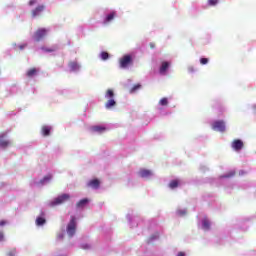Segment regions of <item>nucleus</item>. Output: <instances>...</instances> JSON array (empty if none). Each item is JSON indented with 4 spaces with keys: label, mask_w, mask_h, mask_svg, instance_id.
I'll return each mask as SVG.
<instances>
[{
    "label": "nucleus",
    "mask_w": 256,
    "mask_h": 256,
    "mask_svg": "<svg viewBox=\"0 0 256 256\" xmlns=\"http://www.w3.org/2000/svg\"><path fill=\"white\" fill-rule=\"evenodd\" d=\"M106 99H109L106 103H105V107L106 109H112V107H115V105H117V102L115 101L114 97H115V92H113V90L108 89L106 91L105 94Z\"/></svg>",
    "instance_id": "f257e3e1"
},
{
    "label": "nucleus",
    "mask_w": 256,
    "mask_h": 256,
    "mask_svg": "<svg viewBox=\"0 0 256 256\" xmlns=\"http://www.w3.org/2000/svg\"><path fill=\"white\" fill-rule=\"evenodd\" d=\"M71 199V196L69 194H62L55 198L53 201L49 203L50 207H56V205H61L65 203V201H69Z\"/></svg>",
    "instance_id": "f03ea898"
},
{
    "label": "nucleus",
    "mask_w": 256,
    "mask_h": 256,
    "mask_svg": "<svg viewBox=\"0 0 256 256\" xmlns=\"http://www.w3.org/2000/svg\"><path fill=\"white\" fill-rule=\"evenodd\" d=\"M75 231H77V221L75 216H71V220L67 225V234L69 237H73V235H75Z\"/></svg>",
    "instance_id": "7ed1b4c3"
},
{
    "label": "nucleus",
    "mask_w": 256,
    "mask_h": 256,
    "mask_svg": "<svg viewBox=\"0 0 256 256\" xmlns=\"http://www.w3.org/2000/svg\"><path fill=\"white\" fill-rule=\"evenodd\" d=\"M47 33H49V30L45 28H40L34 33L33 39L37 42L42 41V39H45V37H47Z\"/></svg>",
    "instance_id": "20e7f679"
},
{
    "label": "nucleus",
    "mask_w": 256,
    "mask_h": 256,
    "mask_svg": "<svg viewBox=\"0 0 256 256\" xmlns=\"http://www.w3.org/2000/svg\"><path fill=\"white\" fill-rule=\"evenodd\" d=\"M119 63H120L121 69H127V67H129V65L133 63V58L131 57V55H124L120 59Z\"/></svg>",
    "instance_id": "39448f33"
},
{
    "label": "nucleus",
    "mask_w": 256,
    "mask_h": 256,
    "mask_svg": "<svg viewBox=\"0 0 256 256\" xmlns=\"http://www.w3.org/2000/svg\"><path fill=\"white\" fill-rule=\"evenodd\" d=\"M212 129L214 131H219L220 133H224L225 131V122L222 120L215 121L212 123Z\"/></svg>",
    "instance_id": "423d86ee"
},
{
    "label": "nucleus",
    "mask_w": 256,
    "mask_h": 256,
    "mask_svg": "<svg viewBox=\"0 0 256 256\" xmlns=\"http://www.w3.org/2000/svg\"><path fill=\"white\" fill-rule=\"evenodd\" d=\"M6 137H7L6 133L0 134V147H2V149H7V147H10L11 145V141H9L8 139H5Z\"/></svg>",
    "instance_id": "0eeeda50"
},
{
    "label": "nucleus",
    "mask_w": 256,
    "mask_h": 256,
    "mask_svg": "<svg viewBox=\"0 0 256 256\" xmlns=\"http://www.w3.org/2000/svg\"><path fill=\"white\" fill-rule=\"evenodd\" d=\"M231 147L234 149V151H241V149L244 147V144L240 139H235L232 142Z\"/></svg>",
    "instance_id": "6e6552de"
},
{
    "label": "nucleus",
    "mask_w": 256,
    "mask_h": 256,
    "mask_svg": "<svg viewBox=\"0 0 256 256\" xmlns=\"http://www.w3.org/2000/svg\"><path fill=\"white\" fill-rule=\"evenodd\" d=\"M43 11H45V5H39L32 10L31 15L33 18L39 17Z\"/></svg>",
    "instance_id": "1a4fd4ad"
},
{
    "label": "nucleus",
    "mask_w": 256,
    "mask_h": 256,
    "mask_svg": "<svg viewBox=\"0 0 256 256\" xmlns=\"http://www.w3.org/2000/svg\"><path fill=\"white\" fill-rule=\"evenodd\" d=\"M100 185L101 181L99 179H93L87 183V187H91V189H99Z\"/></svg>",
    "instance_id": "9d476101"
},
{
    "label": "nucleus",
    "mask_w": 256,
    "mask_h": 256,
    "mask_svg": "<svg viewBox=\"0 0 256 256\" xmlns=\"http://www.w3.org/2000/svg\"><path fill=\"white\" fill-rule=\"evenodd\" d=\"M169 62H162L160 69H159V73L161 75H165V73H167V69H169Z\"/></svg>",
    "instance_id": "9b49d317"
},
{
    "label": "nucleus",
    "mask_w": 256,
    "mask_h": 256,
    "mask_svg": "<svg viewBox=\"0 0 256 256\" xmlns=\"http://www.w3.org/2000/svg\"><path fill=\"white\" fill-rule=\"evenodd\" d=\"M37 73H39V70L37 68H30L27 72H26V77H28L29 79L35 77L37 75Z\"/></svg>",
    "instance_id": "f8f14e48"
},
{
    "label": "nucleus",
    "mask_w": 256,
    "mask_h": 256,
    "mask_svg": "<svg viewBox=\"0 0 256 256\" xmlns=\"http://www.w3.org/2000/svg\"><path fill=\"white\" fill-rule=\"evenodd\" d=\"M139 175L145 179L147 177H151V175H153V172H151V170H148V169H141L139 171Z\"/></svg>",
    "instance_id": "ddd939ff"
},
{
    "label": "nucleus",
    "mask_w": 256,
    "mask_h": 256,
    "mask_svg": "<svg viewBox=\"0 0 256 256\" xmlns=\"http://www.w3.org/2000/svg\"><path fill=\"white\" fill-rule=\"evenodd\" d=\"M87 203H89V199L83 198L77 202L76 207H78V209H81V208L85 207V205H87Z\"/></svg>",
    "instance_id": "4468645a"
},
{
    "label": "nucleus",
    "mask_w": 256,
    "mask_h": 256,
    "mask_svg": "<svg viewBox=\"0 0 256 256\" xmlns=\"http://www.w3.org/2000/svg\"><path fill=\"white\" fill-rule=\"evenodd\" d=\"M202 227L205 231H209V229H211V222H209L207 218H204L202 221Z\"/></svg>",
    "instance_id": "2eb2a0df"
},
{
    "label": "nucleus",
    "mask_w": 256,
    "mask_h": 256,
    "mask_svg": "<svg viewBox=\"0 0 256 256\" xmlns=\"http://www.w3.org/2000/svg\"><path fill=\"white\" fill-rule=\"evenodd\" d=\"M91 129L94 133H103V131H107V128L104 126H93Z\"/></svg>",
    "instance_id": "dca6fc26"
},
{
    "label": "nucleus",
    "mask_w": 256,
    "mask_h": 256,
    "mask_svg": "<svg viewBox=\"0 0 256 256\" xmlns=\"http://www.w3.org/2000/svg\"><path fill=\"white\" fill-rule=\"evenodd\" d=\"M42 135L44 137H49V135H51V127L49 126H43L42 127Z\"/></svg>",
    "instance_id": "f3484780"
},
{
    "label": "nucleus",
    "mask_w": 256,
    "mask_h": 256,
    "mask_svg": "<svg viewBox=\"0 0 256 256\" xmlns=\"http://www.w3.org/2000/svg\"><path fill=\"white\" fill-rule=\"evenodd\" d=\"M45 223H47V220L45 219V217L39 216L36 218V225L38 227H41V225H45Z\"/></svg>",
    "instance_id": "a211bd4d"
},
{
    "label": "nucleus",
    "mask_w": 256,
    "mask_h": 256,
    "mask_svg": "<svg viewBox=\"0 0 256 256\" xmlns=\"http://www.w3.org/2000/svg\"><path fill=\"white\" fill-rule=\"evenodd\" d=\"M115 19V12H111L106 16V19L104 21V24L107 25V23H111V21Z\"/></svg>",
    "instance_id": "6ab92c4d"
},
{
    "label": "nucleus",
    "mask_w": 256,
    "mask_h": 256,
    "mask_svg": "<svg viewBox=\"0 0 256 256\" xmlns=\"http://www.w3.org/2000/svg\"><path fill=\"white\" fill-rule=\"evenodd\" d=\"M70 71H79V64L77 62L69 63Z\"/></svg>",
    "instance_id": "aec40b11"
},
{
    "label": "nucleus",
    "mask_w": 256,
    "mask_h": 256,
    "mask_svg": "<svg viewBox=\"0 0 256 256\" xmlns=\"http://www.w3.org/2000/svg\"><path fill=\"white\" fill-rule=\"evenodd\" d=\"M169 187L170 189H176V187H179V180H172L169 183Z\"/></svg>",
    "instance_id": "412c9836"
},
{
    "label": "nucleus",
    "mask_w": 256,
    "mask_h": 256,
    "mask_svg": "<svg viewBox=\"0 0 256 256\" xmlns=\"http://www.w3.org/2000/svg\"><path fill=\"white\" fill-rule=\"evenodd\" d=\"M159 105H161L162 107H167L169 105V100L167 98H162L159 101Z\"/></svg>",
    "instance_id": "4be33fe9"
},
{
    "label": "nucleus",
    "mask_w": 256,
    "mask_h": 256,
    "mask_svg": "<svg viewBox=\"0 0 256 256\" xmlns=\"http://www.w3.org/2000/svg\"><path fill=\"white\" fill-rule=\"evenodd\" d=\"M53 179V176L51 174L45 176L42 180H40V183L43 185L44 183H47V181H51Z\"/></svg>",
    "instance_id": "5701e85b"
},
{
    "label": "nucleus",
    "mask_w": 256,
    "mask_h": 256,
    "mask_svg": "<svg viewBox=\"0 0 256 256\" xmlns=\"http://www.w3.org/2000/svg\"><path fill=\"white\" fill-rule=\"evenodd\" d=\"M219 4V0H208L207 5L208 7H215V5Z\"/></svg>",
    "instance_id": "b1692460"
},
{
    "label": "nucleus",
    "mask_w": 256,
    "mask_h": 256,
    "mask_svg": "<svg viewBox=\"0 0 256 256\" xmlns=\"http://www.w3.org/2000/svg\"><path fill=\"white\" fill-rule=\"evenodd\" d=\"M100 56L102 61H107V59H109V53L107 52H101Z\"/></svg>",
    "instance_id": "393cba45"
},
{
    "label": "nucleus",
    "mask_w": 256,
    "mask_h": 256,
    "mask_svg": "<svg viewBox=\"0 0 256 256\" xmlns=\"http://www.w3.org/2000/svg\"><path fill=\"white\" fill-rule=\"evenodd\" d=\"M140 87H141V84H136V85H134V86L131 88L130 93H135V91H137Z\"/></svg>",
    "instance_id": "a878e982"
},
{
    "label": "nucleus",
    "mask_w": 256,
    "mask_h": 256,
    "mask_svg": "<svg viewBox=\"0 0 256 256\" xmlns=\"http://www.w3.org/2000/svg\"><path fill=\"white\" fill-rule=\"evenodd\" d=\"M200 63L201 65H207V63H209V58H201Z\"/></svg>",
    "instance_id": "bb28decb"
},
{
    "label": "nucleus",
    "mask_w": 256,
    "mask_h": 256,
    "mask_svg": "<svg viewBox=\"0 0 256 256\" xmlns=\"http://www.w3.org/2000/svg\"><path fill=\"white\" fill-rule=\"evenodd\" d=\"M56 49H57V47H53V48L45 49V51H46L47 53H53Z\"/></svg>",
    "instance_id": "cd10ccee"
},
{
    "label": "nucleus",
    "mask_w": 256,
    "mask_h": 256,
    "mask_svg": "<svg viewBox=\"0 0 256 256\" xmlns=\"http://www.w3.org/2000/svg\"><path fill=\"white\" fill-rule=\"evenodd\" d=\"M15 253H17V251H16L15 249L10 250V251L8 252V256H15Z\"/></svg>",
    "instance_id": "c85d7f7f"
},
{
    "label": "nucleus",
    "mask_w": 256,
    "mask_h": 256,
    "mask_svg": "<svg viewBox=\"0 0 256 256\" xmlns=\"http://www.w3.org/2000/svg\"><path fill=\"white\" fill-rule=\"evenodd\" d=\"M37 3V0H30L29 1V5H30V7H33V5H35Z\"/></svg>",
    "instance_id": "c756f323"
},
{
    "label": "nucleus",
    "mask_w": 256,
    "mask_h": 256,
    "mask_svg": "<svg viewBox=\"0 0 256 256\" xmlns=\"http://www.w3.org/2000/svg\"><path fill=\"white\" fill-rule=\"evenodd\" d=\"M4 225H7V222L5 220L0 221V227H3Z\"/></svg>",
    "instance_id": "7c9ffc66"
},
{
    "label": "nucleus",
    "mask_w": 256,
    "mask_h": 256,
    "mask_svg": "<svg viewBox=\"0 0 256 256\" xmlns=\"http://www.w3.org/2000/svg\"><path fill=\"white\" fill-rule=\"evenodd\" d=\"M3 239H5V235L0 231V241H3Z\"/></svg>",
    "instance_id": "2f4dec72"
},
{
    "label": "nucleus",
    "mask_w": 256,
    "mask_h": 256,
    "mask_svg": "<svg viewBox=\"0 0 256 256\" xmlns=\"http://www.w3.org/2000/svg\"><path fill=\"white\" fill-rule=\"evenodd\" d=\"M149 47H150V49H155V43L151 42V43L149 44Z\"/></svg>",
    "instance_id": "473e14b6"
},
{
    "label": "nucleus",
    "mask_w": 256,
    "mask_h": 256,
    "mask_svg": "<svg viewBox=\"0 0 256 256\" xmlns=\"http://www.w3.org/2000/svg\"><path fill=\"white\" fill-rule=\"evenodd\" d=\"M235 175V172H231L230 174L226 175L225 177H233Z\"/></svg>",
    "instance_id": "72a5a7b5"
},
{
    "label": "nucleus",
    "mask_w": 256,
    "mask_h": 256,
    "mask_svg": "<svg viewBox=\"0 0 256 256\" xmlns=\"http://www.w3.org/2000/svg\"><path fill=\"white\" fill-rule=\"evenodd\" d=\"M25 47H27V45H20L19 49L23 50V49H25Z\"/></svg>",
    "instance_id": "f704fd0d"
},
{
    "label": "nucleus",
    "mask_w": 256,
    "mask_h": 256,
    "mask_svg": "<svg viewBox=\"0 0 256 256\" xmlns=\"http://www.w3.org/2000/svg\"><path fill=\"white\" fill-rule=\"evenodd\" d=\"M83 249H89V245L85 244L82 246Z\"/></svg>",
    "instance_id": "c9c22d12"
},
{
    "label": "nucleus",
    "mask_w": 256,
    "mask_h": 256,
    "mask_svg": "<svg viewBox=\"0 0 256 256\" xmlns=\"http://www.w3.org/2000/svg\"><path fill=\"white\" fill-rule=\"evenodd\" d=\"M177 256H185L184 252H179Z\"/></svg>",
    "instance_id": "e433bc0d"
},
{
    "label": "nucleus",
    "mask_w": 256,
    "mask_h": 256,
    "mask_svg": "<svg viewBox=\"0 0 256 256\" xmlns=\"http://www.w3.org/2000/svg\"><path fill=\"white\" fill-rule=\"evenodd\" d=\"M58 239H63V234L58 235Z\"/></svg>",
    "instance_id": "4c0bfd02"
},
{
    "label": "nucleus",
    "mask_w": 256,
    "mask_h": 256,
    "mask_svg": "<svg viewBox=\"0 0 256 256\" xmlns=\"http://www.w3.org/2000/svg\"><path fill=\"white\" fill-rule=\"evenodd\" d=\"M159 237V234H157L156 236H155V239H157Z\"/></svg>",
    "instance_id": "58836bf2"
}]
</instances>
